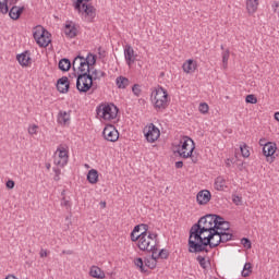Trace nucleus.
Listing matches in <instances>:
<instances>
[{
  "mask_svg": "<svg viewBox=\"0 0 279 279\" xmlns=\"http://www.w3.org/2000/svg\"><path fill=\"white\" fill-rule=\"evenodd\" d=\"M130 240L135 243L140 252H154L158 245V233L149 230V225L140 223L130 233Z\"/></svg>",
  "mask_w": 279,
  "mask_h": 279,
  "instance_id": "nucleus-1",
  "label": "nucleus"
},
{
  "mask_svg": "<svg viewBox=\"0 0 279 279\" xmlns=\"http://www.w3.org/2000/svg\"><path fill=\"white\" fill-rule=\"evenodd\" d=\"M234 239V233H223L219 231H211L203 239L198 240L196 243H192L189 247L190 254H199L202 252H208V246L210 250L218 247L221 243H228Z\"/></svg>",
  "mask_w": 279,
  "mask_h": 279,
  "instance_id": "nucleus-2",
  "label": "nucleus"
},
{
  "mask_svg": "<svg viewBox=\"0 0 279 279\" xmlns=\"http://www.w3.org/2000/svg\"><path fill=\"white\" fill-rule=\"evenodd\" d=\"M217 215H206L202 217L197 223H194L190 229L189 247L197 241H202L204 236L215 231Z\"/></svg>",
  "mask_w": 279,
  "mask_h": 279,
  "instance_id": "nucleus-3",
  "label": "nucleus"
},
{
  "mask_svg": "<svg viewBox=\"0 0 279 279\" xmlns=\"http://www.w3.org/2000/svg\"><path fill=\"white\" fill-rule=\"evenodd\" d=\"M150 104L156 112H165L169 108V92L165 87L158 85L151 90Z\"/></svg>",
  "mask_w": 279,
  "mask_h": 279,
  "instance_id": "nucleus-4",
  "label": "nucleus"
},
{
  "mask_svg": "<svg viewBox=\"0 0 279 279\" xmlns=\"http://www.w3.org/2000/svg\"><path fill=\"white\" fill-rule=\"evenodd\" d=\"M174 154H178L180 158H193V151H195V142L193 138L184 135L179 138L178 142L172 144Z\"/></svg>",
  "mask_w": 279,
  "mask_h": 279,
  "instance_id": "nucleus-5",
  "label": "nucleus"
},
{
  "mask_svg": "<svg viewBox=\"0 0 279 279\" xmlns=\"http://www.w3.org/2000/svg\"><path fill=\"white\" fill-rule=\"evenodd\" d=\"M97 64V54L88 52L86 58L77 56L72 62V68L77 70V75L90 73V69Z\"/></svg>",
  "mask_w": 279,
  "mask_h": 279,
  "instance_id": "nucleus-6",
  "label": "nucleus"
},
{
  "mask_svg": "<svg viewBox=\"0 0 279 279\" xmlns=\"http://www.w3.org/2000/svg\"><path fill=\"white\" fill-rule=\"evenodd\" d=\"M96 114L102 121H114L119 114V108L114 104H100L96 108Z\"/></svg>",
  "mask_w": 279,
  "mask_h": 279,
  "instance_id": "nucleus-7",
  "label": "nucleus"
},
{
  "mask_svg": "<svg viewBox=\"0 0 279 279\" xmlns=\"http://www.w3.org/2000/svg\"><path fill=\"white\" fill-rule=\"evenodd\" d=\"M33 37L39 47H49L51 43V33L43 26H36L34 28Z\"/></svg>",
  "mask_w": 279,
  "mask_h": 279,
  "instance_id": "nucleus-8",
  "label": "nucleus"
},
{
  "mask_svg": "<svg viewBox=\"0 0 279 279\" xmlns=\"http://www.w3.org/2000/svg\"><path fill=\"white\" fill-rule=\"evenodd\" d=\"M54 165L57 167H66L69 165V146L60 144L54 153Z\"/></svg>",
  "mask_w": 279,
  "mask_h": 279,
  "instance_id": "nucleus-9",
  "label": "nucleus"
},
{
  "mask_svg": "<svg viewBox=\"0 0 279 279\" xmlns=\"http://www.w3.org/2000/svg\"><path fill=\"white\" fill-rule=\"evenodd\" d=\"M93 88V75L87 74H77L76 77V89L78 93H88Z\"/></svg>",
  "mask_w": 279,
  "mask_h": 279,
  "instance_id": "nucleus-10",
  "label": "nucleus"
},
{
  "mask_svg": "<svg viewBox=\"0 0 279 279\" xmlns=\"http://www.w3.org/2000/svg\"><path fill=\"white\" fill-rule=\"evenodd\" d=\"M76 12H78L82 19L87 21V23H93L95 16L97 15L95 7H93L90 3H83L81 10H76Z\"/></svg>",
  "mask_w": 279,
  "mask_h": 279,
  "instance_id": "nucleus-11",
  "label": "nucleus"
},
{
  "mask_svg": "<svg viewBox=\"0 0 279 279\" xmlns=\"http://www.w3.org/2000/svg\"><path fill=\"white\" fill-rule=\"evenodd\" d=\"M144 136L147 143H156L160 138V129L154 123H149L144 128Z\"/></svg>",
  "mask_w": 279,
  "mask_h": 279,
  "instance_id": "nucleus-12",
  "label": "nucleus"
},
{
  "mask_svg": "<svg viewBox=\"0 0 279 279\" xmlns=\"http://www.w3.org/2000/svg\"><path fill=\"white\" fill-rule=\"evenodd\" d=\"M262 151L263 156L266 158V161L271 165L276 160V151H278V145H276V142H268Z\"/></svg>",
  "mask_w": 279,
  "mask_h": 279,
  "instance_id": "nucleus-13",
  "label": "nucleus"
},
{
  "mask_svg": "<svg viewBox=\"0 0 279 279\" xmlns=\"http://www.w3.org/2000/svg\"><path fill=\"white\" fill-rule=\"evenodd\" d=\"M156 260L158 259L154 258L153 256L149 258H145L144 262H143V258L137 257L134 259V265H136L142 272H146L147 271L146 267L148 269H155Z\"/></svg>",
  "mask_w": 279,
  "mask_h": 279,
  "instance_id": "nucleus-14",
  "label": "nucleus"
},
{
  "mask_svg": "<svg viewBox=\"0 0 279 279\" xmlns=\"http://www.w3.org/2000/svg\"><path fill=\"white\" fill-rule=\"evenodd\" d=\"M102 136L108 143H117L119 141V131L114 125L108 124L102 131Z\"/></svg>",
  "mask_w": 279,
  "mask_h": 279,
  "instance_id": "nucleus-15",
  "label": "nucleus"
},
{
  "mask_svg": "<svg viewBox=\"0 0 279 279\" xmlns=\"http://www.w3.org/2000/svg\"><path fill=\"white\" fill-rule=\"evenodd\" d=\"M215 231L222 232V234H233L232 229H230V222L226 221L220 216L216 215V222H215Z\"/></svg>",
  "mask_w": 279,
  "mask_h": 279,
  "instance_id": "nucleus-16",
  "label": "nucleus"
},
{
  "mask_svg": "<svg viewBox=\"0 0 279 279\" xmlns=\"http://www.w3.org/2000/svg\"><path fill=\"white\" fill-rule=\"evenodd\" d=\"M63 32L66 38H75L77 36V32H80L77 24L73 21H66L64 24Z\"/></svg>",
  "mask_w": 279,
  "mask_h": 279,
  "instance_id": "nucleus-17",
  "label": "nucleus"
},
{
  "mask_svg": "<svg viewBox=\"0 0 279 279\" xmlns=\"http://www.w3.org/2000/svg\"><path fill=\"white\" fill-rule=\"evenodd\" d=\"M136 58H138V54L134 52V48L132 46L126 45L124 47V60L128 66H132L136 62Z\"/></svg>",
  "mask_w": 279,
  "mask_h": 279,
  "instance_id": "nucleus-18",
  "label": "nucleus"
},
{
  "mask_svg": "<svg viewBox=\"0 0 279 279\" xmlns=\"http://www.w3.org/2000/svg\"><path fill=\"white\" fill-rule=\"evenodd\" d=\"M213 199V194L208 190H201L196 195V202L199 206H206Z\"/></svg>",
  "mask_w": 279,
  "mask_h": 279,
  "instance_id": "nucleus-19",
  "label": "nucleus"
},
{
  "mask_svg": "<svg viewBox=\"0 0 279 279\" xmlns=\"http://www.w3.org/2000/svg\"><path fill=\"white\" fill-rule=\"evenodd\" d=\"M182 70L184 73H187L189 75H192V73H195L197 71V61L193 59H187L183 64H182Z\"/></svg>",
  "mask_w": 279,
  "mask_h": 279,
  "instance_id": "nucleus-20",
  "label": "nucleus"
},
{
  "mask_svg": "<svg viewBox=\"0 0 279 279\" xmlns=\"http://www.w3.org/2000/svg\"><path fill=\"white\" fill-rule=\"evenodd\" d=\"M16 60L22 66H29V64H32V57L29 51H24L17 54Z\"/></svg>",
  "mask_w": 279,
  "mask_h": 279,
  "instance_id": "nucleus-21",
  "label": "nucleus"
},
{
  "mask_svg": "<svg viewBox=\"0 0 279 279\" xmlns=\"http://www.w3.org/2000/svg\"><path fill=\"white\" fill-rule=\"evenodd\" d=\"M25 10V7H12L8 12H9V16L10 19H12V21H19V19H21V15L23 14V11Z\"/></svg>",
  "mask_w": 279,
  "mask_h": 279,
  "instance_id": "nucleus-22",
  "label": "nucleus"
},
{
  "mask_svg": "<svg viewBox=\"0 0 279 279\" xmlns=\"http://www.w3.org/2000/svg\"><path fill=\"white\" fill-rule=\"evenodd\" d=\"M214 189L216 191H226V189H228V180L222 175L217 177L214 181Z\"/></svg>",
  "mask_w": 279,
  "mask_h": 279,
  "instance_id": "nucleus-23",
  "label": "nucleus"
},
{
  "mask_svg": "<svg viewBox=\"0 0 279 279\" xmlns=\"http://www.w3.org/2000/svg\"><path fill=\"white\" fill-rule=\"evenodd\" d=\"M57 123H59V125H69V123H71V113L60 111L57 117Z\"/></svg>",
  "mask_w": 279,
  "mask_h": 279,
  "instance_id": "nucleus-24",
  "label": "nucleus"
},
{
  "mask_svg": "<svg viewBox=\"0 0 279 279\" xmlns=\"http://www.w3.org/2000/svg\"><path fill=\"white\" fill-rule=\"evenodd\" d=\"M57 90H59V93H62V94L69 93V77L63 76L58 80Z\"/></svg>",
  "mask_w": 279,
  "mask_h": 279,
  "instance_id": "nucleus-25",
  "label": "nucleus"
},
{
  "mask_svg": "<svg viewBox=\"0 0 279 279\" xmlns=\"http://www.w3.org/2000/svg\"><path fill=\"white\" fill-rule=\"evenodd\" d=\"M153 254V258H163V259H167L169 258V253L167 252V250L162 248V250H159L158 248V244H156V246L154 247V250L151 251Z\"/></svg>",
  "mask_w": 279,
  "mask_h": 279,
  "instance_id": "nucleus-26",
  "label": "nucleus"
},
{
  "mask_svg": "<svg viewBox=\"0 0 279 279\" xmlns=\"http://www.w3.org/2000/svg\"><path fill=\"white\" fill-rule=\"evenodd\" d=\"M116 86L120 90H125V88H128V86H130V78H128L125 76H118L116 78Z\"/></svg>",
  "mask_w": 279,
  "mask_h": 279,
  "instance_id": "nucleus-27",
  "label": "nucleus"
},
{
  "mask_svg": "<svg viewBox=\"0 0 279 279\" xmlns=\"http://www.w3.org/2000/svg\"><path fill=\"white\" fill-rule=\"evenodd\" d=\"M89 276H92V278L104 279L106 278V272H104V270L98 266H92L89 269Z\"/></svg>",
  "mask_w": 279,
  "mask_h": 279,
  "instance_id": "nucleus-28",
  "label": "nucleus"
},
{
  "mask_svg": "<svg viewBox=\"0 0 279 279\" xmlns=\"http://www.w3.org/2000/svg\"><path fill=\"white\" fill-rule=\"evenodd\" d=\"M87 182L97 184L99 182V172L96 169H90L87 173Z\"/></svg>",
  "mask_w": 279,
  "mask_h": 279,
  "instance_id": "nucleus-29",
  "label": "nucleus"
},
{
  "mask_svg": "<svg viewBox=\"0 0 279 279\" xmlns=\"http://www.w3.org/2000/svg\"><path fill=\"white\" fill-rule=\"evenodd\" d=\"M246 10L248 14H254L258 10V0H246Z\"/></svg>",
  "mask_w": 279,
  "mask_h": 279,
  "instance_id": "nucleus-30",
  "label": "nucleus"
},
{
  "mask_svg": "<svg viewBox=\"0 0 279 279\" xmlns=\"http://www.w3.org/2000/svg\"><path fill=\"white\" fill-rule=\"evenodd\" d=\"M19 0H0V14H8V3H16Z\"/></svg>",
  "mask_w": 279,
  "mask_h": 279,
  "instance_id": "nucleus-31",
  "label": "nucleus"
},
{
  "mask_svg": "<svg viewBox=\"0 0 279 279\" xmlns=\"http://www.w3.org/2000/svg\"><path fill=\"white\" fill-rule=\"evenodd\" d=\"M92 71V82H94L95 80H101V77H106V72L101 71V70H97V69H94L93 70V66L90 69Z\"/></svg>",
  "mask_w": 279,
  "mask_h": 279,
  "instance_id": "nucleus-32",
  "label": "nucleus"
},
{
  "mask_svg": "<svg viewBox=\"0 0 279 279\" xmlns=\"http://www.w3.org/2000/svg\"><path fill=\"white\" fill-rule=\"evenodd\" d=\"M60 71H69L71 69V60L63 58L59 61Z\"/></svg>",
  "mask_w": 279,
  "mask_h": 279,
  "instance_id": "nucleus-33",
  "label": "nucleus"
},
{
  "mask_svg": "<svg viewBox=\"0 0 279 279\" xmlns=\"http://www.w3.org/2000/svg\"><path fill=\"white\" fill-rule=\"evenodd\" d=\"M196 260L202 267V269H208V267H210V260L206 259V257H203L202 255H198L196 257Z\"/></svg>",
  "mask_w": 279,
  "mask_h": 279,
  "instance_id": "nucleus-34",
  "label": "nucleus"
},
{
  "mask_svg": "<svg viewBox=\"0 0 279 279\" xmlns=\"http://www.w3.org/2000/svg\"><path fill=\"white\" fill-rule=\"evenodd\" d=\"M222 69L226 71L228 69V60H230V50H225L222 52Z\"/></svg>",
  "mask_w": 279,
  "mask_h": 279,
  "instance_id": "nucleus-35",
  "label": "nucleus"
},
{
  "mask_svg": "<svg viewBox=\"0 0 279 279\" xmlns=\"http://www.w3.org/2000/svg\"><path fill=\"white\" fill-rule=\"evenodd\" d=\"M250 274H252V264L245 263L243 270H242V277L247 278V276H250Z\"/></svg>",
  "mask_w": 279,
  "mask_h": 279,
  "instance_id": "nucleus-36",
  "label": "nucleus"
},
{
  "mask_svg": "<svg viewBox=\"0 0 279 279\" xmlns=\"http://www.w3.org/2000/svg\"><path fill=\"white\" fill-rule=\"evenodd\" d=\"M240 151L243 156V158H250V146L247 144H243L240 146Z\"/></svg>",
  "mask_w": 279,
  "mask_h": 279,
  "instance_id": "nucleus-37",
  "label": "nucleus"
},
{
  "mask_svg": "<svg viewBox=\"0 0 279 279\" xmlns=\"http://www.w3.org/2000/svg\"><path fill=\"white\" fill-rule=\"evenodd\" d=\"M198 110L201 114H208V110H210V107H208V104L206 102H201L198 106Z\"/></svg>",
  "mask_w": 279,
  "mask_h": 279,
  "instance_id": "nucleus-38",
  "label": "nucleus"
},
{
  "mask_svg": "<svg viewBox=\"0 0 279 279\" xmlns=\"http://www.w3.org/2000/svg\"><path fill=\"white\" fill-rule=\"evenodd\" d=\"M132 93L135 97H138L140 95H142L143 93V89L141 88V85L140 84H134L132 86Z\"/></svg>",
  "mask_w": 279,
  "mask_h": 279,
  "instance_id": "nucleus-39",
  "label": "nucleus"
},
{
  "mask_svg": "<svg viewBox=\"0 0 279 279\" xmlns=\"http://www.w3.org/2000/svg\"><path fill=\"white\" fill-rule=\"evenodd\" d=\"M52 171L54 173V177H53L54 182H60V175L62 173V170H60V168L58 167H53Z\"/></svg>",
  "mask_w": 279,
  "mask_h": 279,
  "instance_id": "nucleus-40",
  "label": "nucleus"
},
{
  "mask_svg": "<svg viewBox=\"0 0 279 279\" xmlns=\"http://www.w3.org/2000/svg\"><path fill=\"white\" fill-rule=\"evenodd\" d=\"M28 134H29L31 136H36V134H38V125H36V124H31V125L28 126Z\"/></svg>",
  "mask_w": 279,
  "mask_h": 279,
  "instance_id": "nucleus-41",
  "label": "nucleus"
},
{
  "mask_svg": "<svg viewBox=\"0 0 279 279\" xmlns=\"http://www.w3.org/2000/svg\"><path fill=\"white\" fill-rule=\"evenodd\" d=\"M246 104H258V98L254 94H250L245 98Z\"/></svg>",
  "mask_w": 279,
  "mask_h": 279,
  "instance_id": "nucleus-42",
  "label": "nucleus"
},
{
  "mask_svg": "<svg viewBox=\"0 0 279 279\" xmlns=\"http://www.w3.org/2000/svg\"><path fill=\"white\" fill-rule=\"evenodd\" d=\"M241 243H242L243 247H246V250H252V242L250 241V239L243 238L241 240Z\"/></svg>",
  "mask_w": 279,
  "mask_h": 279,
  "instance_id": "nucleus-43",
  "label": "nucleus"
},
{
  "mask_svg": "<svg viewBox=\"0 0 279 279\" xmlns=\"http://www.w3.org/2000/svg\"><path fill=\"white\" fill-rule=\"evenodd\" d=\"M85 0H76L75 3H74V9L77 11V10H81L82 5H84V2Z\"/></svg>",
  "mask_w": 279,
  "mask_h": 279,
  "instance_id": "nucleus-44",
  "label": "nucleus"
},
{
  "mask_svg": "<svg viewBox=\"0 0 279 279\" xmlns=\"http://www.w3.org/2000/svg\"><path fill=\"white\" fill-rule=\"evenodd\" d=\"M258 144H259L260 147L264 148L267 144H269V142L267 141V138L262 137V138H259Z\"/></svg>",
  "mask_w": 279,
  "mask_h": 279,
  "instance_id": "nucleus-45",
  "label": "nucleus"
},
{
  "mask_svg": "<svg viewBox=\"0 0 279 279\" xmlns=\"http://www.w3.org/2000/svg\"><path fill=\"white\" fill-rule=\"evenodd\" d=\"M61 206H65V208H71V202H69L66 198H62Z\"/></svg>",
  "mask_w": 279,
  "mask_h": 279,
  "instance_id": "nucleus-46",
  "label": "nucleus"
},
{
  "mask_svg": "<svg viewBox=\"0 0 279 279\" xmlns=\"http://www.w3.org/2000/svg\"><path fill=\"white\" fill-rule=\"evenodd\" d=\"M39 256L40 258H47V256H49V253H47V250L41 248L39 252Z\"/></svg>",
  "mask_w": 279,
  "mask_h": 279,
  "instance_id": "nucleus-47",
  "label": "nucleus"
},
{
  "mask_svg": "<svg viewBox=\"0 0 279 279\" xmlns=\"http://www.w3.org/2000/svg\"><path fill=\"white\" fill-rule=\"evenodd\" d=\"M14 184H15L14 181L8 180L5 183V186H7V189H14Z\"/></svg>",
  "mask_w": 279,
  "mask_h": 279,
  "instance_id": "nucleus-48",
  "label": "nucleus"
},
{
  "mask_svg": "<svg viewBox=\"0 0 279 279\" xmlns=\"http://www.w3.org/2000/svg\"><path fill=\"white\" fill-rule=\"evenodd\" d=\"M174 167H175V169H182V168L184 167V162H182V161H177V162L174 163Z\"/></svg>",
  "mask_w": 279,
  "mask_h": 279,
  "instance_id": "nucleus-49",
  "label": "nucleus"
},
{
  "mask_svg": "<svg viewBox=\"0 0 279 279\" xmlns=\"http://www.w3.org/2000/svg\"><path fill=\"white\" fill-rule=\"evenodd\" d=\"M275 120L279 122V111L275 112Z\"/></svg>",
  "mask_w": 279,
  "mask_h": 279,
  "instance_id": "nucleus-50",
  "label": "nucleus"
},
{
  "mask_svg": "<svg viewBox=\"0 0 279 279\" xmlns=\"http://www.w3.org/2000/svg\"><path fill=\"white\" fill-rule=\"evenodd\" d=\"M62 254L71 255V254H73V251H62Z\"/></svg>",
  "mask_w": 279,
  "mask_h": 279,
  "instance_id": "nucleus-51",
  "label": "nucleus"
},
{
  "mask_svg": "<svg viewBox=\"0 0 279 279\" xmlns=\"http://www.w3.org/2000/svg\"><path fill=\"white\" fill-rule=\"evenodd\" d=\"M241 198H239V196H236L235 198H233L234 204H236V202H239Z\"/></svg>",
  "mask_w": 279,
  "mask_h": 279,
  "instance_id": "nucleus-52",
  "label": "nucleus"
},
{
  "mask_svg": "<svg viewBox=\"0 0 279 279\" xmlns=\"http://www.w3.org/2000/svg\"><path fill=\"white\" fill-rule=\"evenodd\" d=\"M102 208H106V202L101 203Z\"/></svg>",
  "mask_w": 279,
  "mask_h": 279,
  "instance_id": "nucleus-53",
  "label": "nucleus"
}]
</instances>
